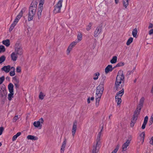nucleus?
Returning <instances> with one entry per match:
<instances>
[{
  "instance_id": "nucleus-1",
  "label": "nucleus",
  "mask_w": 153,
  "mask_h": 153,
  "mask_svg": "<svg viewBox=\"0 0 153 153\" xmlns=\"http://www.w3.org/2000/svg\"><path fill=\"white\" fill-rule=\"evenodd\" d=\"M124 82V76L123 71L122 70H120L118 73L115 81L114 88L116 91L120 90L123 88Z\"/></svg>"
},
{
  "instance_id": "nucleus-2",
  "label": "nucleus",
  "mask_w": 153,
  "mask_h": 153,
  "mask_svg": "<svg viewBox=\"0 0 153 153\" xmlns=\"http://www.w3.org/2000/svg\"><path fill=\"white\" fill-rule=\"evenodd\" d=\"M38 3L36 1H33L30 5L28 13V20H33L36 13Z\"/></svg>"
},
{
  "instance_id": "nucleus-3",
  "label": "nucleus",
  "mask_w": 153,
  "mask_h": 153,
  "mask_svg": "<svg viewBox=\"0 0 153 153\" xmlns=\"http://www.w3.org/2000/svg\"><path fill=\"white\" fill-rule=\"evenodd\" d=\"M103 129V128L101 129V131L99 132L95 141L93 143V149L91 153H97L99 151L101 146V141L100 137L101 134V132Z\"/></svg>"
},
{
  "instance_id": "nucleus-4",
  "label": "nucleus",
  "mask_w": 153,
  "mask_h": 153,
  "mask_svg": "<svg viewBox=\"0 0 153 153\" xmlns=\"http://www.w3.org/2000/svg\"><path fill=\"white\" fill-rule=\"evenodd\" d=\"M14 52L19 55V56H22L23 52V50L22 47L19 41L16 42L14 47Z\"/></svg>"
},
{
  "instance_id": "nucleus-5",
  "label": "nucleus",
  "mask_w": 153,
  "mask_h": 153,
  "mask_svg": "<svg viewBox=\"0 0 153 153\" xmlns=\"http://www.w3.org/2000/svg\"><path fill=\"white\" fill-rule=\"evenodd\" d=\"M45 0H40L39 7L38 8V18L39 19L41 16L42 10L43 9V5L44 3Z\"/></svg>"
},
{
  "instance_id": "nucleus-6",
  "label": "nucleus",
  "mask_w": 153,
  "mask_h": 153,
  "mask_svg": "<svg viewBox=\"0 0 153 153\" xmlns=\"http://www.w3.org/2000/svg\"><path fill=\"white\" fill-rule=\"evenodd\" d=\"M63 0H60L54 6L53 12L55 13L60 12L61 8L62 6Z\"/></svg>"
},
{
  "instance_id": "nucleus-7",
  "label": "nucleus",
  "mask_w": 153,
  "mask_h": 153,
  "mask_svg": "<svg viewBox=\"0 0 153 153\" xmlns=\"http://www.w3.org/2000/svg\"><path fill=\"white\" fill-rule=\"evenodd\" d=\"M7 95V91L5 85H1L0 88V95L2 97H3L4 96L6 97Z\"/></svg>"
},
{
  "instance_id": "nucleus-8",
  "label": "nucleus",
  "mask_w": 153,
  "mask_h": 153,
  "mask_svg": "<svg viewBox=\"0 0 153 153\" xmlns=\"http://www.w3.org/2000/svg\"><path fill=\"white\" fill-rule=\"evenodd\" d=\"M106 77L105 76H102L101 78V80L103 82L99 85L97 88V89L99 90V91L103 92L104 90V81L105 80Z\"/></svg>"
},
{
  "instance_id": "nucleus-9",
  "label": "nucleus",
  "mask_w": 153,
  "mask_h": 153,
  "mask_svg": "<svg viewBox=\"0 0 153 153\" xmlns=\"http://www.w3.org/2000/svg\"><path fill=\"white\" fill-rule=\"evenodd\" d=\"M141 108L137 107L135 111L134 112V114L133 116V119H137L138 116L139 115L140 113V111Z\"/></svg>"
},
{
  "instance_id": "nucleus-10",
  "label": "nucleus",
  "mask_w": 153,
  "mask_h": 153,
  "mask_svg": "<svg viewBox=\"0 0 153 153\" xmlns=\"http://www.w3.org/2000/svg\"><path fill=\"white\" fill-rule=\"evenodd\" d=\"M77 43V42L74 41L69 45L67 50V54H68L69 53L72 48L74 47L75 45H76Z\"/></svg>"
},
{
  "instance_id": "nucleus-11",
  "label": "nucleus",
  "mask_w": 153,
  "mask_h": 153,
  "mask_svg": "<svg viewBox=\"0 0 153 153\" xmlns=\"http://www.w3.org/2000/svg\"><path fill=\"white\" fill-rule=\"evenodd\" d=\"M130 143V140H127L126 142L123 144L122 147L123 152L127 150V147L129 145Z\"/></svg>"
},
{
  "instance_id": "nucleus-12",
  "label": "nucleus",
  "mask_w": 153,
  "mask_h": 153,
  "mask_svg": "<svg viewBox=\"0 0 153 153\" xmlns=\"http://www.w3.org/2000/svg\"><path fill=\"white\" fill-rule=\"evenodd\" d=\"M102 27L100 26L97 27L94 32V36L97 37L99 35L102 30Z\"/></svg>"
},
{
  "instance_id": "nucleus-13",
  "label": "nucleus",
  "mask_w": 153,
  "mask_h": 153,
  "mask_svg": "<svg viewBox=\"0 0 153 153\" xmlns=\"http://www.w3.org/2000/svg\"><path fill=\"white\" fill-rule=\"evenodd\" d=\"M19 55L17 54L16 53L14 52L12 53L11 55V60L13 61H15L16 60Z\"/></svg>"
},
{
  "instance_id": "nucleus-14",
  "label": "nucleus",
  "mask_w": 153,
  "mask_h": 153,
  "mask_svg": "<svg viewBox=\"0 0 153 153\" xmlns=\"http://www.w3.org/2000/svg\"><path fill=\"white\" fill-rule=\"evenodd\" d=\"M77 128V122H75L74 123L72 127V135L73 137L74 136Z\"/></svg>"
},
{
  "instance_id": "nucleus-15",
  "label": "nucleus",
  "mask_w": 153,
  "mask_h": 153,
  "mask_svg": "<svg viewBox=\"0 0 153 153\" xmlns=\"http://www.w3.org/2000/svg\"><path fill=\"white\" fill-rule=\"evenodd\" d=\"M114 68V67L112 68L111 65H108L105 68V72L106 74H107L109 72L111 71Z\"/></svg>"
},
{
  "instance_id": "nucleus-16",
  "label": "nucleus",
  "mask_w": 153,
  "mask_h": 153,
  "mask_svg": "<svg viewBox=\"0 0 153 153\" xmlns=\"http://www.w3.org/2000/svg\"><path fill=\"white\" fill-rule=\"evenodd\" d=\"M10 67L9 65L4 66L1 68V70L2 71H5L6 73H7L10 71Z\"/></svg>"
},
{
  "instance_id": "nucleus-17",
  "label": "nucleus",
  "mask_w": 153,
  "mask_h": 153,
  "mask_svg": "<svg viewBox=\"0 0 153 153\" xmlns=\"http://www.w3.org/2000/svg\"><path fill=\"white\" fill-rule=\"evenodd\" d=\"M124 93V88H123L121 91H119L116 94L115 97H121L122 96L123 94Z\"/></svg>"
},
{
  "instance_id": "nucleus-18",
  "label": "nucleus",
  "mask_w": 153,
  "mask_h": 153,
  "mask_svg": "<svg viewBox=\"0 0 153 153\" xmlns=\"http://www.w3.org/2000/svg\"><path fill=\"white\" fill-rule=\"evenodd\" d=\"M103 93V92L99 91V90L97 88L96 90L95 97L101 98L102 95Z\"/></svg>"
},
{
  "instance_id": "nucleus-19",
  "label": "nucleus",
  "mask_w": 153,
  "mask_h": 153,
  "mask_svg": "<svg viewBox=\"0 0 153 153\" xmlns=\"http://www.w3.org/2000/svg\"><path fill=\"white\" fill-rule=\"evenodd\" d=\"M8 88L10 93L13 92V85L12 83H10L8 85Z\"/></svg>"
},
{
  "instance_id": "nucleus-20",
  "label": "nucleus",
  "mask_w": 153,
  "mask_h": 153,
  "mask_svg": "<svg viewBox=\"0 0 153 153\" xmlns=\"http://www.w3.org/2000/svg\"><path fill=\"white\" fill-rule=\"evenodd\" d=\"M27 138L28 140H37L38 138L36 136L31 135H28L27 137Z\"/></svg>"
},
{
  "instance_id": "nucleus-21",
  "label": "nucleus",
  "mask_w": 153,
  "mask_h": 153,
  "mask_svg": "<svg viewBox=\"0 0 153 153\" xmlns=\"http://www.w3.org/2000/svg\"><path fill=\"white\" fill-rule=\"evenodd\" d=\"M33 125L35 127L38 128L39 127H41L42 125L41 124L40 122L39 121H35L34 122Z\"/></svg>"
},
{
  "instance_id": "nucleus-22",
  "label": "nucleus",
  "mask_w": 153,
  "mask_h": 153,
  "mask_svg": "<svg viewBox=\"0 0 153 153\" xmlns=\"http://www.w3.org/2000/svg\"><path fill=\"white\" fill-rule=\"evenodd\" d=\"M3 44L7 47H8L10 45V42L9 39L4 40L2 42Z\"/></svg>"
},
{
  "instance_id": "nucleus-23",
  "label": "nucleus",
  "mask_w": 153,
  "mask_h": 153,
  "mask_svg": "<svg viewBox=\"0 0 153 153\" xmlns=\"http://www.w3.org/2000/svg\"><path fill=\"white\" fill-rule=\"evenodd\" d=\"M144 101V99L143 98H142L140 101L139 104L137 106V107L138 108H142L143 107V102Z\"/></svg>"
},
{
  "instance_id": "nucleus-24",
  "label": "nucleus",
  "mask_w": 153,
  "mask_h": 153,
  "mask_svg": "<svg viewBox=\"0 0 153 153\" xmlns=\"http://www.w3.org/2000/svg\"><path fill=\"white\" fill-rule=\"evenodd\" d=\"M123 4L125 9H126L128 5V0H123Z\"/></svg>"
},
{
  "instance_id": "nucleus-25",
  "label": "nucleus",
  "mask_w": 153,
  "mask_h": 153,
  "mask_svg": "<svg viewBox=\"0 0 153 153\" xmlns=\"http://www.w3.org/2000/svg\"><path fill=\"white\" fill-rule=\"evenodd\" d=\"M121 98V97H115L116 101L117 102V105H120L121 103L122 100Z\"/></svg>"
},
{
  "instance_id": "nucleus-26",
  "label": "nucleus",
  "mask_w": 153,
  "mask_h": 153,
  "mask_svg": "<svg viewBox=\"0 0 153 153\" xmlns=\"http://www.w3.org/2000/svg\"><path fill=\"white\" fill-rule=\"evenodd\" d=\"M67 142V139L65 137L64 138V141L61 146L62 149H65Z\"/></svg>"
},
{
  "instance_id": "nucleus-27",
  "label": "nucleus",
  "mask_w": 153,
  "mask_h": 153,
  "mask_svg": "<svg viewBox=\"0 0 153 153\" xmlns=\"http://www.w3.org/2000/svg\"><path fill=\"white\" fill-rule=\"evenodd\" d=\"M137 29L136 28L134 29L132 33L133 36L134 37H137Z\"/></svg>"
},
{
  "instance_id": "nucleus-28",
  "label": "nucleus",
  "mask_w": 153,
  "mask_h": 153,
  "mask_svg": "<svg viewBox=\"0 0 153 153\" xmlns=\"http://www.w3.org/2000/svg\"><path fill=\"white\" fill-rule=\"evenodd\" d=\"M117 57L116 56H114L113 57L112 59L111 60L110 62L112 64L115 63L117 62Z\"/></svg>"
},
{
  "instance_id": "nucleus-29",
  "label": "nucleus",
  "mask_w": 153,
  "mask_h": 153,
  "mask_svg": "<svg viewBox=\"0 0 153 153\" xmlns=\"http://www.w3.org/2000/svg\"><path fill=\"white\" fill-rule=\"evenodd\" d=\"M13 92L10 93L8 94V99L9 101L11 100L12 98L13 97Z\"/></svg>"
},
{
  "instance_id": "nucleus-30",
  "label": "nucleus",
  "mask_w": 153,
  "mask_h": 153,
  "mask_svg": "<svg viewBox=\"0 0 153 153\" xmlns=\"http://www.w3.org/2000/svg\"><path fill=\"white\" fill-rule=\"evenodd\" d=\"M11 69L13 71H10V76H13L15 74V69L14 67H13L11 68Z\"/></svg>"
},
{
  "instance_id": "nucleus-31",
  "label": "nucleus",
  "mask_w": 153,
  "mask_h": 153,
  "mask_svg": "<svg viewBox=\"0 0 153 153\" xmlns=\"http://www.w3.org/2000/svg\"><path fill=\"white\" fill-rule=\"evenodd\" d=\"M137 120L135 119H133V118H132L130 123V126L131 127L134 126Z\"/></svg>"
},
{
  "instance_id": "nucleus-32",
  "label": "nucleus",
  "mask_w": 153,
  "mask_h": 153,
  "mask_svg": "<svg viewBox=\"0 0 153 153\" xmlns=\"http://www.w3.org/2000/svg\"><path fill=\"white\" fill-rule=\"evenodd\" d=\"M133 39L132 37L130 38L126 42V45H129L132 42Z\"/></svg>"
},
{
  "instance_id": "nucleus-33",
  "label": "nucleus",
  "mask_w": 153,
  "mask_h": 153,
  "mask_svg": "<svg viewBox=\"0 0 153 153\" xmlns=\"http://www.w3.org/2000/svg\"><path fill=\"white\" fill-rule=\"evenodd\" d=\"M82 39V35L81 33H79L77 35V39L78 42H77L81 41Z\"/></svg>"
},
{
  "instance_id": "nucleus-34",
  "label": "nucleus",
  "mask_w": 153,
  "mask_h": 153,
  "mask_svg": "<svg viewBox=\"0 0 153 153\" xmlns=\"http://www.w3.org/2000/svg\"><path fill=\"white\" fill-rule=\"evenodd\" d=\"M6 59L4 55H2L0 57V64L4 62Z\"/></svg>"
},
{
  "instance_id": "nucleus-35",
  "label": "nucleus",
  "mask_w": 153,
  "mask_h": 153,
  "mask_svg": "<svg viewBox=\"0 0 153 153\" xmlns=\"http://www.w3.org/2000/svg\"><path fill=\"white\" fill-rule=\"evenodd\" d=\"M120 147V145L119 144H117L116 147V148L111 153H116L118 151Z\"/></svg>"
},
{
  "instance_id": "nucleus-36",
  "label": "nucleus",
  "mask_w": 153,
  "mask_h": 153,
  "mask_svg": "<svg viewBox=\"0 0 153 153\" xmlns=\"http://www.w3.org/2000/svg\"><path fill=\"white\" fill-rule=\"evenodd\" d=\"M13 80L14 83H19V80L17 78L16 76H14L13 78Z\"/></svg>"
},
{
  "instance_id": "nucleus-37",
  "label": "nucleus",
  "mask_w": 153,
  "mask_h": 153,
  "mask_svg": "<svg viewBox=\"0 0 153 153\" xmlns=\"http://www.w3.org/2000/svg\"><path fill=\"white\" fill-rule=\"evenodd\" d=\"M124 65V63L123 62H120L117 63L116 65L114 67L115 68L117 67L123 66Z\"/></svg>"
},
{
  "instance_id": "nucleus-38",
  "label": "nucleus",
  "mask_w": 153,
  "mask_h": 153,
  "mask_svg": "<svg viewBox=\"0 0 153 153\" xmlns=\"http://www.w3.org/2000/svg\"><path fill=\"white\" fill-rule=\"evenodd\" d=\"M22 16L20 14H19L16 17V19H15V22H18L19 20V19L21 18Z\"/></svg>"
},
{
  "instance_id": "nucleus-39",
  "label": "nucleus",
  "mask_w": 153,
  "mask_h": 153,
  "mask_svg": "<svg viewBox=\"0 0 153 153\" xmlns=\"http://www.w3.org/2000/svg\"><path fill=\"white\" fill-rule=\"evenodd\" d=\"M100 74L99 72H97L94 74L93 78L95 80H97L98 79V76Z\"/></svg>"
},
{
  "instance_id": "nucleus-40",
  "label": "nucleus",
  "mask_w": 153,
  "mask_h": 153,
  "mask_svg": "<svg viewBox=\"0 0 153 153\" xmlns=\"http://www.w3.org/2000/svg\"><path fill=\"white\" fill-rule=\"evenodd\" d=\"M101 98L96 97V106L98 107L99 105V102Z\"/></svg>"
},
{
  "instance_id": "nucleus-41",
  "label": "nucleus",
  "mask_w": 153,
  "mask_h": 153,
  "mask_svg": "<svg viewBox=\"0 0 153 153\" xmlns=\"http://www.w3.org/2000/svg\"><path fill=\"white\" fill-rule=\"evenodd\" d=\"M5 49L3 45H0V53L4 52Z\"/></svg>"
},
{
  "instance_id": "nucleus-42",
  "label": "nucleus",
  "mask_w": 153,
  "mask_h": 153,
  "mask_svg": "<svg viewBox=\"0 0 153 153\" xmlns=\"http://www.w3.org/2000/svg\"><path fill=\"white\" fill-rule=\"evenodd\" d=\"M45 96V95H44L43 93L42 92H41L39 96V98L42 100H43L44 99Z\"/></svg>"
},
{
  "instance_id": "nucleus-43",
  "label": "nucleus",
  "mask_w": 153,
  "mask_h": 153,
  "mask_svg": "<svg viewBox=\"0 0 153 153\" xmlns=\"http://www.w3.org/2000/svg\"><path fill=\"white\" fill-rule=\"evenodd\" d=\"M26 8L25 7L23 8L21 10L19 14H20L22 16L23 13L25 12L26 10Z\"/></svg>"
},
{
  "instance_id": "nucleus-44",
  "label": "nucleus",
  "mask_w": 153,
  "mask_h": 153,
  "mask_svg": "<svg viewBox=\"0 0 153 153\" xmlns=\"http://www.w3.org/2000/svg\"><path fill=\"white\" fill-rule=\"evenodd\" d=\"M145 136V133L144 132H143L140 134V136L141 137L140 140H142L143 141V142L144 138Z\"/></svg>"
},
{
  "instance_id": "nucleus-45",
  "label": "nucleus",
  "mask_w": 153,
  "mask_h": 153,
  "mask_svg": "<svg viewBox=\"0 0 153 153\" xmlns=\"http://www.w3.org/2000/svg\"><path fill=\"white\" fill-rule=\"evenodd\" d=\"M5 78L4 76L0 77V84H1L4 80Z\"/></svg>"
},
{
  "instance_id": "nucleus-46",
  "label": "nucleus",
  "mask_w": 153,
  "mask_h": 153,
  "mask_svg": "<svg viewBox=\"0 0 153 153\" xmlns=\"http://www.w3.org/2000/svg\"><path fill=\"white\" fill-rule=\"evenodd\" d=\"M91 23H90L89 24V25L87 27L86 29L88 31L91 29Z\"/></svg>"
},
{
  "instance_id": "nucleus-47",
  "label": "nucleus",
  "mask_w": 153,
  "mask_h": 153,
  "mask_svg": "<svg viewBox=\"0 0 153 153\" xmlns=\"http://www.w3.org/2000/svg\"><path fill=\"white\" fill-rule=\"evenodd\" d=\"M18 115L15 116L13 119V122H15L18 119Z\"/></svg>"
},
{
  "instance_id": "nucleus-48",
  "label": "nucleus",
  "mask_w": 153,
  "mask_h": 153,
  "mask_svg": "<svg viewBox=\"0 0 153 153\" xmlns=\"http://www.w3.org/2000/svg\"><path fill=\"white\" fill-rule=\"evenodd\" d=\"M4 128L3 127H0V135H1L3 131L4 130Z\"/></svg>"
},
{
  "instance_id": "nucleus-49",
  "label": "nucleus",
  "mask_w": 153,
  "mask_h": 153,
  "mask_svg": "<svg viewBox=\"0 0 153 153\" xmlns=\"http://www.w3.org/2000/svg\"><path fill=\"white\" fill-rule=\"evenodd\" d=\"M16 71L18 73H19L21 71V68L20 67H17L16 69Z\"/></svg>"
},
{
  "instance_id": "nucleus-50",
  "label": "nucleus",
  "mask_w": 153,
  "mask_h": 153,
  "mask_svg": "<svg viewBox=\"0 0 153 153\" xmlns=\"http://www.w3.org/2000/svg\"><path fill=\"white\" fill-rule=\"evenodd\" d=\"M133 70L132 71H128L127 73V75H129L133 73Z\"/></svg>"
},
{
  "instance_id": "nucleus-51",
  "label": "nucleus",
  "mask_w": 153,
  "mask_h": 153,
  "mask_svg": "<svg viewBox=\"0 0 153 153\" xmlns=\"http://www.w3.org/2000/svg\"><path fill=\"white\" fill-rule=\"evenodd\" d=\"M150 143L153 146V137L151 138L150 141Z\"/></svg>"
},
{
  "instance_id": "nucleus-52",
  "label": "nucleus",
  "mask_w": 153,
  "mask_h": 153,
  "mask_svg": "<svg viewBox=\"0 0 153 153\" xmlns=\"http://www.w3.org/2000/svg\"><path fill=\"white\" fill-rule=\"evenodd\" d=\"M18 137L15 135H14L12 138L13 141H15Z\"/></svg>"
},
{
  "instance_id": "nucleus-53",
  "label": "nucleus",
  "mask_w": 153,
  "mask_h": 153,
  "mask_svg": "<svg viewBox=\"0 0 153 153\" xmlns=\"http://www.w3.org/2000/svg\"><path fill=\"white\" fill-rule=\"evenodd\" d=\"M17 23V22H15V21H14L13 23L11 24V26H13V27H14V26L16 25Z\"/></svg>"
},
{
  "instance_id": "nucleus-54",
  "label": "nucleus",
  "mask_w": 153,
  "mask_h": 153,
  "mask_svg": "<svg viewBox=\"0 0 153 153\" xmlns=\"http://www.w3.org/2000/svg\"><path fill=\"white\" fill-rule=\"evenodd\" d=\"M149 35L153 34V29H151L149 31Z\"/></svg>"
},
{
  "instance_id": "nucleus-55",
  "label": "nucleus",
  "mask_w": 153,
  "mask_h": 153,
  "mask_svg": "<svg viewBox=\"0 0 153 153\" xmlns=\"http://www.w3.org/2000/svg\"><path fill=\"white\" fill-rule=\"evenodd\" d=\"M146 124L143 123L142 126V128L143 129H144L145 128Z\"/></svg>"
},
{
  "instance_id": "nucleus-56",
  "label": "nucleus",
  "mask_w": 153,
  "mask_h": 153,
  "mask_svg": "<svg viewBox=\"0 0 153 153\" xmlns=\"http://www.w3.org/2000/svg\"><path fill=\"white\" fill-rule=\"evenodd\" d=\"M152 27H153V25L152 23H150L149 24V26L148 28L149 29H150L152 28Z\"/></svg>"
},
{
  "instance_id": "nucleus-57",
  "label": "nucleus",
  "mask_w": 153,
  "mask_h": 153,
  "mask_svg": "<svg viewBox=\"0 0 153 153\" xmlns=\"http://www.w3.org/2000/svg\"><path fill=\"white\" fill-rule=\"evenodd\" d=\"M14 84L15 86V87L16 88H19V83H14Z\"/></svg>"
},
{
  "instance_id": "nucleus-58",
  "label": "nucleus",
  "mask_w": 153,
  "mask_h": 153,
  "mask_svg": "<svg viewBox=\"0 0 153 153\" xmlns=\"http://www.w3.org/2000/svg\"><path fill=\"white\" fill-rule=\"evenodd\" d=\"M14 28V27H13V26H11L10 28H9V31L10 32Z\"/></svg>"
},
{
  "instance_id": "nucleus-59",
  "label": "nucleus",
  "mask_w": 153,
  "mask_h": 153,
  "mask_svg": "<svg viewBox=\"0 0 153 153\" xmlns=\"http://www.w3.org/2000/svg\"><path fill=\"white\" fill-rule=\"evenodd\" d=\"M39 121L40 122V123H42L44 122V120L42 118H41L39 119Z\"/></svg>"
},
{
  "instance_id": "nucleus-60",
  "label": "nucleus",
  "mask_w": 153,
  "mask_h": 153,
  "mask_svg": "<svg viewBox=\"0 0 153 153\" xmlns=\"http://www.w3.org/2000/svg\"><path fill=\"white\" fill-rule=\"evenodd\" d=\"M21 132H18L16 134V135L17 137H18L19 136L21 135Z\"/></svg>"
},
{
  "instance_id": "nucleus-61",
  "label": "nucleus",
  "mask_w": 153,
  "mask_h": 153,
  "mask_svg": "<svg viewBox=\"0 0 153 153\" xmlns=\"http://www.w3.org/2000/svg\"><path fill=\"white\" fill-rule=\"evenodd\" d=\"M65 149H62V148H61V153H64V151Z\"/></svg>"
},
{
  "instance_id": "nucleus-62",
  "label": "nucleus",
  "mask_w": 153,
  "mask_h": 153,
  "mask_svg": "<svg viewBox=\"0 0 153 153\" xmlns=\"http://www.w3.org/2000/svg\"><path fill=\"white\" fill-rule=\"evenodd\" d=\"M90 97L88 98L87 99V102L88 103H89L90 102Z\"/></svg>"
},
{
  "instance_id": "nucleus-63",
  "label": "nucleus",
  "mask_w": 153,
  "mask_h": 153,
  "mask_svg": "<svg viewBox=\"0 0 153 153\" xmlns=\"http://www.w3.org/2000/svg\"><path fill=\"white\" fill-rule=\"evenodd\" d=\"M144 120H147L148 121V117L147 116H146V117H145V118H144Z\"/></svg>"
},
{
  "instance_id": "nucleus-64",
  "label": "nucleus",
  "mask_w": 153,
  "mask_h": 153,
  "mask_svg": "<svg viewBox=\"0 0 153 153\" xmlns=\"http://www.w3.org/2000/svg\"><path fill=\"white\" fill-rule=\"evenodd\" d=\"M151 120H152V122H153V115H152L151 117Z\"/></svg>"
}]
</instances>
